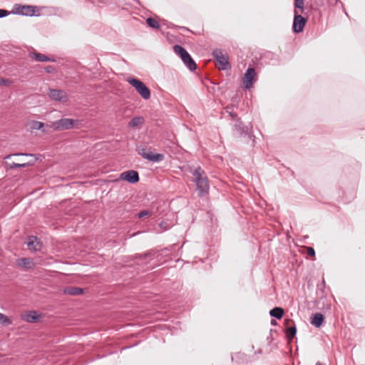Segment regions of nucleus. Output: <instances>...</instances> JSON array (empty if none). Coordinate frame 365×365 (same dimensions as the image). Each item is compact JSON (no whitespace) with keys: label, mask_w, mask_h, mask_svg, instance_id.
<instances>
[{"label":"nucleus","mask_w":365,"mask_h":365,"mask_svg":"<svg viewBox=\"0 0 365 365\" xmlns=\"http://www.w3.org/2000/svg\"><path fill=\"white\" fill-rule=\"evenodd\" d=\"M292 323L291 325L287 326V327L285 329V334L287 339H292L294 338L297 334V327L295 323L293 321H290Z\"/></svg>","instance_id":"17"},{"label":"nucleus","mask_w":365,"mask_h":365,"mask_svg":"<svg viewBox=\"0 0 365 365\" xmlns=\"http://www.w3.org/2000/svg\"><path fill=\"white\" fill-rule=\"evenodd\" d=\"M48 95L52 100L66 102L67 101V94L62 90L49 89Z\"/></svg>","instance_id":"13"},{"label":"nucleus","mask_w":365,"mask_h":365,"mask_svg":"<svg viewBox=\"0 0 365 365\" xmlns=\"http://www.w3.org/2000/svg\"><path fill=\"white\" fill-rule=\"evenodd\" d=\"M11 12H9L8 11L5 9H0V18L6 17Z\"/></svg>","instance_id":"32"},{"label":"nucleus","mask_w":365,"mask_h":365,"mask_svg":"<svg viewBox=\"0 0 365 365\" xmlns=\"http://www.w3.org/2000/svg\"><path fill=\"white\" fill-rule=\"evenodd\" d=\"M310 323L315 328H321L325 323V317L321 312L313 313L310 317Z\"/></svg>","instance_id":"14"},{"label":"nucleus","mask_w":365,"mask_h":365,"mask_svg":"<svg viewBox=\"0 0 365 365\" xmlns=\"http://www.w3.org/2000/svg\"><path fill=\"white\" fill-rule=\"evenodd\" d=\"M195 185L200 197H203L208 194L210 186L207 178H204L203 180H198Z\"/></svg>","instance_id":"11"},{"label":"nucleus","mask_w":365,"mask_h":365,"mask_svg":"<svg viewBox=\"0 0 365 365\" xmlns=\"http://www.w3.org/2000/svg\"><path fill=\"white\" fill-rule=\"evenodd\" d=\"M11 81L9 79L0 78V86H9L11 84Z\"/></svg>","instance_id":"31"},{"label":"nucleus","mask_w":365,"mask_h":365,"mask_svg":"<svg viewBox=\"0 0 365 365\" xmlns=\"http://www.w3.org/2000/svg\"><path fill=\"white\" fill-rule=\"evenodd\" d=\"M120 179L126 180L130 183H136L139 181V175L137 171L128 170L120 174Z\"/></svg>","instance_id":"15"},{"label":"nucleus","mask_w":365,"mask_h":365,"mask_svg":"<svg viewBox=\"0 0 365 365\" xmlns=\"http://www.w3.org/2000/svg\"><path fill=\"white\" fill-rule=\"evenodd\" d=\"M44 124L40 121H34L32 123L31 128L34 130H40L43 127Z\"/></svg>","instance_id":"28"},{"label":"nucleus","mask_w":365,"mask_h":365,"mask_svg":"<svg viewBox=\"0 0 365 365\" xmlns=\"http://www.w3.org/2000/svg\"><path fill=\"white\" fill-rule=\"evenodd\" d=\"M235 128L237 133L240 134V137L245 138V140L247 143L250 140H252V145H255V137L252 132V127L250 125H245L240 119H237V123H236Z\"/></svg>","instance_id":"5"},{"label":"nucleus","mask_w":365,"mask_h":365,"mask_svg":"<svg viewBox=\"0 0 365 365\" xmlns=\"http://www.w3.org/2000/svg\"><path fill=\"white\" fill-rule=\"evenodd\" d=\"M294 16L292 26V33L299 34L304 31L309 20L308 8L306 6H299L293 1Z\"/></svg>","instance_id":"2"},{"label":"nucleus","mask_w":365,"mask_h":365,"mask_svg":"<svg viewBox=\"0 0 365 365\" xmlns=\"http://www.w3.org/2000/svg\"><path fill=\"white\" fill-rule=\"evenodd\" d=\"M138 152L140 155L149 161L158 162L160 160V153H154L150 149L139 148Z\"/></svg>","instance_id":"10"},{"label":"nucleus","mask_w":365,"mask_h":365,"mask_svg":"<svg viewBox=\"0 0 365 365\" xmlns=\"http://www.w3.org/2000/svg\"><path fill=\"white\" fill-rule=\"evenodd\" d=\"M316 365H322L321 362L318 361L316 363Z\"/></svg>","instance_id":"46"},{"label":"nucleus","mask_w":365,"mask_h":365,"mask_svg":"<svg viewBox=\"0 0 365 365\" xmlns=\"http://www.w3.org/2000/svg\"><path fill=\"white\" fill-rule=\"evenodd\" d=\"M161 34L165 35L166 38H167V40L170 43H173V42H175V41L181 42V38L180 36H178L170 34L168 32H167V33L161 32Z\"/></svg>","instance_id":"23"},{"label":"nucleus","mask_w":365,"mask_h":365,"mask_svg":"<svg viewBox=\"0 0 365 365\" xmlns=\"http://www.w3.org/2000/svg\"><path fill=\"white\" fill-rule=\"evenodd\" d=\"M46 71L47 73H51L53 70H54V68L51 66H47L46 68H45Z\"/></svg>","instance_id":"37"},{"label":"nucleus","mask_w":365,"mask_h":365,"mask_svg":"<svg viewBox=\"0 0 365 365\" xmlns=\"http://www.w3.org/2000/svg\"><path fill=\"white\" fill-rule=\"evenodd\" d=\"M34 56L36 61L39 62H44V61H54L55 60L53 58H49L47 56L42 54V53H34Z\"/></svg>","instance_id":"22"},{"label":"nucleus","mask_w":365,"mask_h":365,"mask_svg":"<svg viewBox=\"0 0 365 365\" xmlns=\"http://www.w3.org/2000/svg\"><path fill=\"white\" fill-rule=\"evenodd\" d=\"M269 314L272 317L276 319H281L284 314V310L280 307H274L269 310Z\"/></svg>","instance_id":"16"},{"label":"nucleus","mask_w":365,"mask_h":365,"mask_svg":"<svg viewBox=\"0 0 365 365\" xmlns=\"http://www.w3.org/2000/svg\"><path fill=\"white\" fill-rule=\"evenodd\" d=\"M144 122V120L142 117L138 116L134 117L132 120L128 123L129 127H137L141 125Z\"/></svg>","instance_id":"21"},{"label":"nucleus","mask_w":365,"mask_h":365,"mask_svg":"<svg viewBox=\"0 0 365 365\" xmlns=\"http://www.w3.org/2000/svg\"><path fill=\"white\" fill-rule=\"evenodd\" d=\"M229 115L233 119V120H236V121L237 122V119H240L237 116V114L235 112H230L229 113Z\"/></svg>","instance_id":"36"},{"label":"nucleus","mask_w":365,"mask_h":365,"mask_svg":"<svg viewBox=\"0 0 365 365\" xmlns=\"http://www.w3.org/2000/svg\"><path fill=\"white\" fill-rule=\"evenodd\" d=\"M83 292V289L80 287H69L64 289L65 294L72 296L79 295L81 294Z\"/></svg>","instance_id":"19"},{"label":"nucleus","mask_w":365,"mask_h":365,"mask_svg":"<svg viewBox=\"0 0 365 365\" xmlns=\"http://www.w3.org/2000/svg\"><path fill=\"white\" fill-rule=\"evenodd\" d=\"M179 250L178 244H173L168 247L161 248V307L163 299L169 303L170 307H180L185 300V292L182 289L180 281H170L165 277L168 274L174 276L176 274V264L178 262ZM161 334L163 331H168L171 335L175 334L180 322L167 312L161 310Z\"/></svg>","instance_id":"1"},{"label":"nucleus","mask_w":365,"mask_h":365,"mask_svg":"<svg viewBox=\"0 0 365 365\" xmlns=\"http://www.w3.org/2000/svg\"><path fill=\"white\" fill-rule=\"evenodd\" d=\"M307 253L309 257H315V250L312 247H307Z\"/></svg>","instance_id":"30"},{"label":"nucleus","mask_w":365,"mask_h":365,"mask_svg":"<svg viewBox=\"0 0 365 365\" xmlns=\"http://www.w3.org/2000/svg\"><path fill=\"white\" fill-rule=\"evenodd\" d=\"M178 28L183 31H190L187 27H185V26H178Z\"/></svg>","instance_id":"40"},{"label":"nucleus","mask_w":365,"mask_h":365,"mask_svg":"<svg viewBox=\"0 0 365 365\" xmlns=\"http://www.w3.org/2000/svg\"><path fill=\"white\" fill-rule=\"evenodd\" d=\"M36 12H38V9L36 6L15 4L11 14L28 16H38Z\"/></svg>","instance_id":"7"},{"label":"nucleus","mask_w":365,"mask_h":365,"mask_svg":"<svg viewBox=\"0 0 365 365\" xmlns=\"http://www.w3.org/2000/svg\"><path fill=\"white\" fill-rule=\"evenodd\" d=\"M271 324H272V325H273V326H275V325L277 324V322H276V321H274V319H272V320L271 321Z\"/></svg>","instance_id":"42"},{"label":"nucleus","mask_w":365,"mask_h":365,"mask_svg":"<svg viewBox=\"0 0 365 365\" xmlns=\"http://www.w3.org/2000/svg\"><path fill=\"white\" fill-rule=\"evenodd\" d=\"M21 262L25 267H27L31 263V260L29 258H22Z\"/></svg>","instance_id":"33"},{"label":"nucleus","mask_w":365,"mask_h":365,"mask_svg":"<svg viewBox=\"0 0 365 365\" xmlns=\"http://www.w3.org/2000/svg\"><path fill=\"white\" fill-rule=\"evenodd\" d=\"M210 83L213 84V85H218L219 84V83L217 81H214V80H210Z\"/></svg>","instance_id":"39"},{"label":"nucleus","mask_w":365,"mask_h":365,"mask_svg":"<svg viewBox=\"0 0 365 365\" xmlns=\"http://www.w3.org/2000/svg\"><path fill=\"white\" fill-rule=\"evenodd\" d=\"M37 241V237L31 236L29 238V241L27 242V245L30 249H33L34 250H38V248H37L35 245V242Z\"/></svg>","instance_id":"24"},{"label":"nucleus","mask_w":365,"mask_h":365,"mask_svg":"<svg viewBox=\"0 0 365 365\" xmlns=\"http://www.w3.org/2000/svg\"><path fill=\"white\" fill-rule=\"evenodd\" d=\"M322 286L324 288H325L326 284H325L324 279H322Z\"/></svg>","instance_id":"41"},{"label":"nucleus","mask_w":365,"mask_h":365,"mask_svg":"<svg viewBox=\"0 0 365 365\" xmlns=\"http://www.w3.org/2000/svg\"><path fill=\"white\" fill-rule=\"evenodd\" d=\"M127 82L135 88L136 91L140 95L144 100H148L150 97V89L145 86V84L140 80L129 77L127 78Z\"/></svg>","instance_id":"6"},{"label":"nucleus","mask_w":365,"mask_h":365,"mask_svg":"<svg viewBox=\"0 0 365 365\" xmlns=\"http://www.w3.org/2000/svg\"><path fill=\"white\" fill-rule=\"evenodd\" d=\"M257 80L258 75L257 71L252 66L250 65L242 76L241 87L245 91H250L254 88Z\"/></svg>","instance_id":"4"},{"label":"nucleus","mask_w":365,"mask_h":365,"mask_svg":"<svg viewBox=\"0 0 365 365\" xmlns=\"http://www.w3.org/2000/svg\"><path fill=\"white\" fill-rule=\"evenodd\" d=\"M293 1L295 2L296 4H297V5L299 6L302 7V6H306L305 5L306 0H293Z\"/></svg>","instance_id":"34"},{"label":"nucleus","mask_w":365,"mask_h":365,"mask_svg":"<svg viewBox=\"0 0 365 365\" xmlns=\"http://www.w3.org/2000/svg\"><path fill=\"white\" fill-rule=\"evenodd\" d=\"M31 165V163H13L10 168H26L29 165Z\"/></svg>","instance_id":"29"},{"label":"nucleus","mask_w":365,"mask_h":365,"mask_svg":"<svg viewBox=\"0 0 365 365\" xmlns=\"http://www.w3.org/2000/svg\"><path fill=\"white\" fill-rule=\"evenodd\" d=\"M256 354H262V350L261 349H258L257 351L255 352Z\"/></svg>","instance_id":"43"},{"label":"nucleus","mask_w":365,"mask_h":365,"mask_svg":"<svg viewBox=\"0 0 365 365\" xmlns=\"http://www.w3.org/2000/svg\"><path fill=\"white\" fill-rule=\"evenodd\" d=\"M78 120L71 118H61L53 122L51 125L54 130H68L75 127Z\"/></svg>","instance_id":"9"},{"label":"nucleus","mask_w":365,"mask_h":365,"mask_svg":"<svg viewBox=\"0 0 365 365\" xmlns=\"http://www.w3.org/2000/svg\"><path fill=\"white\" fill-rule=\"evenodd\" d=\"M146 22L148 24V26L151 28H154V29L160 28V24L155 19H154L153 18H148L146 19Z\"/></svg>","instance_id":"25"},{"label":"nucleus","mask_w":365,"mask_h":365,"mask_svg":"<svg viewBox=\"0 0 365 365\" xmlns=\"http://www.w3.org/2000/svg\"><path fill=\"white\" fill-rule=\"evenodd\" d=\"M160 158H161V161H162L164 159V155L163 153H161Z\"/></svg>","instance_id":"45"},{"label":"nucleus","mask_w":365,"mask_h":365,"mask_svg":"<svg viewBox=\"0 0 365 365\" xmlns=\"http://www.w3.org/2000/svg\"><path fill=\"white\" fill-rule=\"evenodd\" d=\"M231 360L237 365H248L251 363L250 356L241 352L236 353L234 356H231Z\"/></svg>","instance_id":"12"},{"label":"nucleus","mask_w":365,"mask_h":365,"mask_svg":"<svg viewBox=\"0 0 365 365\" xmlns=\"http://www.w3.org/2000/svg\"><path fill=\"white\" fill-rule=\"evenodd\" d=\"M192 174L195 178V182L198 181V180H203L204 178H207L204 170H202L200 167L196 168Z\"/></svg>","instance_id":"20"},{"label":"nucleus","mask_w":365,"mask_h":365,"mask_svg":"<svg viewBox=\"0 0 365 365\" xmlns=\"http://www.w3.org/2000/svg\"><path fill=\"white\" fill-rule=\"evenodd\" d=\"M16 155H26V156H32L33 155L32 154H27V153H18V154H15Z\"/></svg>","instance_id":"38"},{"label":"nucleus","mask_w":365,"mask_h":365,"mask_svg":"<svg viewBox=\"0 0 365 365\" xmlns=\"http://www.w3.org/2000/svg\"><path fill=\"white\" fill-rule=\"evenodd\" d=\"M160 21H161V26H163V24H165V19H160Z\"/></svg>","instance_id":"44"},{"label":"nucleus","mask_w":365,"mask_h":365,"mask_svg":"<svg viewBox=\"0 0 365 365\" xmlns=\"http://www.w3.org/2000/svg\"><path fill=\"white\" fill-rule=\"evenodd\" d=\"M174 224L173 221H170L169 223H167L164 220H161V232L169 230L174 225Z\"/></svg>","instance_id":"26"},{"label":"nucleus","mask_w":365,"mask_h":365,"mask_svg":"<svg viewBox=\"0 0 365 365\" xmlns=\"http://www.w3.org/2000/svg\"><path fill=\"white\" fill-rule=\"evenodd\" d=\"M24 320L27 322H36L38 319V315L35 311H30L24 314Z\"/></svg>","instance_id":"18"},{"label":"nucleus","mask_w":365,"mask_h":365,"mask_svg":"<svg viewBox=\"0 0 365 365\" xmlns=\"http://www.w3.org/2000/svg\"><path fill=\"white\" fill-rule=\"evenodd\" d=\"M212 54L215 62L219 65L220 70L228 71L231 69V64L226 54L222 53V51L217 49L213 50Z\"/></svg>","instance_id":"8"},{"label":"nucleus","mask_w":365,"mask_h":365,"mask_svg":"<svg viewBox=\"0 0 365 365\" xmlns=\"http://www.w3.org/2000/svg\"><path fill=\"white\" fill-rule=\"evenodd\" d=\"M148 215V211H141L138 214V217L139 218H142V217H144L145 216H147Z\"/></svg>","instance_id":"35"},{"label":"nucleus","mask_w":365,"mask_h":365,"mask_svg":"<svg viewBox=\"0 0 365 365\" xmlns=\"http://www.w3.org/2000/svg\"><path fill=\"white\" fill-rule=\"evenodd\" d=\"M12 322L4 314L0 313V324L2 325L11 324Z\"/></svg>","instance_id":"27"},{"label":"nucleus","mask_w":365,"mask_h":365,"mask_svg":"<svg viewBox=\"0 0 365 365\" xmlns=\"http://www.w3.org/2000/svg\"><path fill=\"white\" fill-rule=\"evenodd\" d=\"M173 50L188 71L195 72L197 69L196 62L185 47L178 43L173 46Z\"/></svg>","instance_id":"3"}]
</instances>
